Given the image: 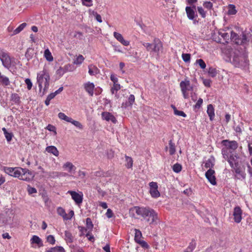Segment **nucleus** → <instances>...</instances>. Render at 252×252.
<instances>
[{"instance_id":"nucleus-54","label":"nucleus","mask_w":252,"mask_h":252,"mask_svg":"<svg viewBox=\"0 0 252 252\" xmlns=\"http://www.w3.org/2000/svg\"><path fill=\"white\" fill-rule=\"evenodd\" d=\"M27 190L29 194H32L37 192V190L35 188L31 187L30 185L28 186Z\"/></svg>"},{"instance_id":"nucleus-61","label":"nucleus","mask_w":252,"mask_h":252,"mask_svg":"<svg viewBox=\"0 0 252 252\" xmlns=\"http://www.w3.org/2000/svg\"><path fill=\"white\" fill-rule=\"evenodd\" d=\"M106 217L110 219L113 217V213L110 209H108L106 213Z\"/></svg>"},{"instance_id":"nucleus-2","label":"nucleus","mask_w":252,"mask_h":252,"mask_svg":"<svg viewBox=\"0 0 252 252\" xmlns=\"http://www.w3.org/2000/svg\"><path fill=\"white\" fill-rule=\"evenodd\" d=\"M248 58V53L245 50H235L231 55L232 63L236 67L246 69L249 65Z\"/></svg>"},{"instance_id":"nucleus-5","label":"nucleus","mask_w":252,"mask_h":252,"mask_svg":"<svg viewBox=\"0 0 252 252\" xmlns=\"http://www.w3.org/2000/svg\"><path fill=\"white\" fill-rule=\"evenodd\" d=\"M17 177L20 180L26 181L32 180L34 176L32 172L28 169L19 167Z\"/></svg>"},{"instance_id":"nucleus-9","label":"nucleus","mask_w":252,"mask_h":252,"mask_svg":"<svg viewBox=\"0 0 252 252\" xmlns=\"http://www.w3.org/2000/svg\"><path fill=\"white\" fill-rule=\"evenodd\" d=\"M221 144L223 146L225 147L233 152H234L235 150L237 149L238 147V143L234 140L229 141V140H223L221 141Z\"/></svg>"},{"instance_id":"nucleus-34","label":"nucleus","mask_w":252,"mask_h":252,"mask_svg":"<svg viewBox=\"0 0 252 252\" xmlns=\"http://www.w3.org/2000/svg\"><path fill=\"white\" fill-rule=\"evenodd\" d=\"M44 57H45L46 59L49 62H51L53 61V57L51 54V53L48 49H47L44 51Z\"/></svg>"},{"instance_id":"nucleus-6","label":"nucleus","mask_w":252,"mask_h":252,"mask_svg":"<svg viewBox=\"0 0 252 252\" xmlns=\"http://www.w3.org/2000/svg\"><path fill=\"white\" fill-rule=\"evenodd\" d=\"M0 60L5 68L9 69L11 66L12 58L8 53L2 49H0Z\"/></svg>"},{"instance_id":"nucleus-59","label":"nucleus","mask_w":252,"mask_h":252,"mask_svg":"<svg viewBox=\"0 0 252 252\" xmlns=\"http://www.w3.org/2000/svg\"><path fill=\"white\" fill-rule=\"evenodd\" d=\"M203 103V99L200 98L194 105L195 108L199 109Z\"/></svg>"},{"instance_id":"nucleus-58","label":"nucleus","mask_w":252,"mask_h":252,"mask_svg":"<svg viewBox=\"0 0 252 252\" xmlns=\"http://www.w3.org/2000/svg\"><path fill=\"white\" fill-rule=\"evenodd\" d=\"M219 34L226 41L229 39V35L227 32H219Z\"/></svg>"},{"instance_id":"nucleus-36","label":"nucleus","mask_w":252,"mask_h":252,"mask_svg":"<svg viewBox=\"0 0 252 252\" xmlns=\"http://www.w3.org/2000/svg\"><path fill=\"white\" fill-rule=\"evenodd\" d=\"M85 58L82 55H79L73 61V63L76 65H80L84 62Z\"/></svg>"},{"instance_id":"nucleus-37","label":"nucleus","mask_w":252,"mask_h":252,"mask_svg":"<svg viewBox=\"0 0 252 252\" xmlns=\"http://www.w3.org/2000/svg\"><path fill=\"white\" fill-rule=\"evenodd\" d=\"M125 158H126V166L127 168H130L132 167V165H133V160H132V158L131 157H129L127 156H126Z\"/></svg>"},{"instance_id":"nucleus-26","label":"nucleus","mask_w":252,"mask_h":252,"mask_svg":"<svg viewBox=\"0 0 252 252\" xmlns=\"http://www.w3.org/2000/svg\"><path fill=\"white\" fill-rule=\"evenodd\" d=\"M31 243L36 244L39 247L43 246L41 239L37 236L33 235L31 239Z\"/></svg>"},{"instance_id":"nucleus-31","label":"nucleus","mask_w":252,"mask_h":252,"mask_svg":"<svg viewBox=\"0 0 252 252\" xmlns=\"http://www.w3.org/2000/svg\"><path fill=\"white\" fill-rule=\"evenodd\" d=\"M169 152L170 155H174L176 152L175 144L172 140L169 141Z\"/></svg>"},{"instance_id":"nucleus-35","label":"nucleus","mask_w":252,"mask_h":252,"mask_svg":"<svg viewBox=\"0 0 252 252\" xmlns=\"http://www.w3.org/2000/svg\"><path fill=\"white\" fill-rule=\"evenodd\" d=\"M69 123H71L72 125H73L75 126H76L80 130H82L83 129V126L79 121L74 120L71 118V121H70Z\"/></svg>"},{"instance_id":"nucleus-20","label":"nucleus","mask_w":252,"mask_h":252,"mask_svg":"<svg viewBox=\"0 0 252 252\" xmlns=\"http://www.w3.org/2000/svg\"><path fill=\"white\" fill-rule=\"evenodd\" d=\"M207 113L210 120L213 121L215 117V109L212 104H209L207 106Z\"/></svg>"},{"instance_id":"nucleus-4","label":"nucleus","mask_w":252,"mask_h":252,"mask_svg":"<svg viewBox=\"0 0 252 252\" xmlns=\"http://www.w3.org/2000/svg\"><path fill=\"white\" fill-rule=\"evenodd\" d=\"M180 87L184 98L185 99L189 98V94L188 91H193V87L190 85L189 80L186 79L182 81L180 83Z\"/></svg>"},{"instance_id":"nucleus-63","label":"nucleus","mask_w":252,"mask_h":252,"mask_svg":"<svg viewBox=\"0 0 252 252\" xmlns=\"http://www.w3.org/2000/svg\"><path fill=\"white\" fill-rule=\"evenodd\" d=\"M83 33L80 32H76L74 34V37L79 38V39H82L83 38Z\"/></svg>"},{"instance_id":"nucleus-10","label":"nucleus","mask_w":252,"mask_h":252,"mask_svg":"<svg viewBox=\"0 0 252 252\" xmlns=\"http://www.w3.org/2000/svg\"><path fill=\"white\" fill-rule=\"evenodd\" d=\"M57 213L59 215L62 216L64 220H69L73 217L74 215V211L70 210L68 215L66 213L65 210L62 207L57 208Z\"/></svg>"},{"instance_id":"nucleus-28","label":"nucleus","mask_w":252,"mask_h":252,"mask_svg":"<svg viewBox=\"0 0 252 252\" xmlns=\"http://www.w3.org/2000/svg\"><path fill=\"white\" fill-rule=\"evenodd\" d=\"M45 252H65L64 248L61 246H56L46 250Z\"/></svg>"},{"instance_id":"nucleus-14","label":"nucleus","mask_w":252,"mask_h":252,"mask_svg":"<svg viewBox=\"0 0 252 252\" xmlns=\"http://www.w3.org/2000/svg\"><path fill=\"white\" fill-rule=\"evenodd\" d=\"M83 87L86 92L89 95L93 96L94 94V84L90 81L83 84Z\"/></svg>"},{"instance_id":"nucleus-12","label":"nucleus","mask_w":252,"mask_h":252,"mask_svg":"<svg viewBox=\"0 0 252 252\" xmlns=\"http://www.w3.org/2000/svg\"><path fill=\"white\" fill-rule=\"evenodd\" d=\"M215 174V171L211 168L207 170V171L205 173L206 178L208 179L209 182L213 185H215L217 184Z\"/></svg>"},{"instance_id":"nucleus-13","label":"nucleus","mask_w":252,"mask_h":252,"mask_svg":"<svg viewBox=\"0 0 252 252\" xmlns=\"http://www.w3.org/2000/svg\"><path fill=\"white\" fill-rule=\"evenodd\" d=\"M237 155L236 153H233L229 156L228 158H226L225 159L228 162L232 168H235L234 165H235V167H237L238 165V162L237 160Z\"/></svg>"},{"instance_id":"nucleus-29","label":"nucleus","mask_w":252,"mask_h":252,"mask_svg":"<svg viewBox=\"0 0 252 252\" xmlns=\"http://www.w3.org/2000/svg\"><path fill=\"white\" fill-rule=\"evenodd\" d=\"M0 82L3 86H8L10 84L9 78L4 75L0 76Z\"/></svg>"},{"instance_id":"nucleus-51","label":"nucleus","mask_w":252,"mask_h":252,"mask_svg":"<svg viewBox=\"0 0 252 252\" xmlns=\"http://www.w3.org/2000/svg\"><path fill=\"white\" fill-rule=\"evenodd\" d=\"M183 61L186 62H189L190 60V55L189 54L183 53L182 55Z\"/></svg>"},{"instance_id":"nucleus-44","label":"nucleus","mask_w":252,"mask_h":252,"mask_svg":"<svg viewBox=\"0 0 252 252\" xmlns=\"http://www.w3.org/2000/svg\"><path fill=\"white\" fill-rule=\"evenodd\" d=\"M121 86L118 83L114 84L113 86L111 89V92L112 94H115V92H117L120 90Z\"/></svg>"},{"instance_id":"nucleus-60","label":"nucleus","mask_w":252,"mask_h":252,"mask_svg":"<svg viewBox=\"0 0 252 252\" xmlns=\"http://www.w3.org/2000/svg\"><path fill=\"white\" fill-rule=\"evenodd\" d=\"M4 135L8 142H10L13 136L12 133L8 132L7 133H6L5 134H4Z\"/></svg>"},{"instance_id":"nucleus-47","label":"nucleus","mask_w":252,"mask_h":252,"mask_svg":"<svg viewBox=\"0 0 252 252\" xmlns=\"http://www.w3.org/2000/svg\"><path fill=\"white\" fill-rule=\"evenodd\" d=\"M67 72V69H63V67H60L57 70V74L59 75V76H63L65 72Z\"/></svg>"},{"instance_id":"nucleus-49","label":"nucleus","mask_w":252,"mask_h":252,"mask_svg":"<svg viewBox=\"0 0 252 252\" xmlns=\"http://www.w3.org/2000/svg\"><path fill=\"white\" fill-rule=\"evenodd\" d=\"M195 247H196L195 241L194 240H192L191 242L189 243L187 249L189 250L191 252L195 249Z\"/></svg>"},{"instance_id":"nucleus-27","label":"nucleus","mask_w":252,"mask_h":252,"mask_svg":"<svg viewBox=\"0 0 252 252\" xmlns=\"http://www.w3.org/2000/svg\"><path fill=\"white\" fill-rule=\"evenodd\" d=\"M233 153H234V152L231 151L230 150L228 149L224 146H223L221 149V154L222 155L223 158L224 159L228 158L229 156Z\"/></svg>"},{"instance_id":"nucleus-18","label":"nucleus","mask_w":252,"mask_h":252,"mask_svg":"<svg viewBox=\"0 0 252 252\" xmlns=\"http://www.w3.org/2000/svg\"><path fill=\"white\" fill-rule=\"evenodd\" d=\"M19 169V167L15 168L6 167L5 169V172L10 176L17 178L18 174Z\"/></svg>"},{"instance_id":"nucleus-56","label":"nucleus","mask_w":252,"mask_h":252,"mask_svg":"<svg viewBox=\"0 0 252 252\" xmlns=\"http://www.w3.org/2000/svg\"><path fill=\"white\" fill-rule=\"evenodd\" d=\"M25 83L26 84V85H27V88L29 90H30L32 88V82L31 80V79H30L29 78H27L25 79Z\"/></svg>"},{"instance_id":"nucleus-50","label":"nucleus","mask_w":252,"mask_h":252,"mask_svg":"<svg viewBox=\"0 0 252 252\" xmlns=\"http://www.w3.org/2000/svg\"><path fill=\"white\" fill-rule=\"evenodd\" d=\"M214 165V162L211 159H208L205 163V167L206 168H212Z\"/></svg>"},{"instance_id":"nucleus-1","label":"nucleus","mask_w":252,"mask_h":252,"mask_svg":"<svg viewBox=\"0 0 252 252\" xmlns=\"http://www.w3.org/2000/svg\"><path fill=\"white\" fill-rule=\"evenodd\" d=\"M136 214L141 217L149 224L157 223L158 216L156 211L148 207L135 206L133 208Z\"/></svg>"},{"instance_id":"nucleus-30","label":"nucleus","mask_w":252,"mask_h":252,"mask_svg":"<svg viewBox=\"0 0 252 252\" xmlns=\"http://www.w3.org/2000/svg\"><path fill=\"white\" fill-rule=\"evenodd\" d=\"M27 24L26 23H23L21 24L18 28H17L15 30L13 31V33L11 34V35H16L19 33H20L22 31L24 30V29L26 27Z\"/></svg>"},{"instance_id":"nucleus-53","label":"nucleus","mask_w":252,"mask_h":252,"mask_svg":"<svg viewBox=\"0 0 252 252\" xmlns=\"http://www.w3.org/2000/svg\"><path fill=\"white\" fill-rule=\"evenodd\" d=\"M47 241L50 244L54 245L55 243L56 240L53 235H50L47 237Z\"/></svg>"},{"instance_id":"nucleus-3","label":"nucleus","mask_w":252,"mask_h":252,"mask_svg":"<svg viewBox=\"0 0 252 252\" xmlns=\"http://www.w3.org/2000/svg\"><path fill=\"white\" fill-rule=\"evenodd\" d=\"M49 80L50 76L46 69H43L37 74V80L40 90H41L43 86H44V91L48 88Z\"/></svg>"},{"instance_id":"nucleus-16","label":"nucleus","mask_w":252,"mask_h":252,"mask_svg":"<svg viewBox=\"0 0 252 252\" xmlns=\"http://www.w3.org/2000/svg\"><path fill=\"white\" fill-rule=\"evenodd\" d=\"M101 116L103 120H105L107 121H110L114 124H115L117 122V120L115 118V117L109 112H102L101 114Z\"/></svg>"},{"instance_id":"nucleus-55","label":"nucleus","mask_w":252,"mask_h":252,"mask_svg":"<svg viewBox=\"0 0 252 252\" xmlns=\"http://www.w3.org/2000/svg\"><path fill=\"white\" fill-rule=\"evenodd\" d=\"M236 168H235V172L237 174L241 175L243 178H245V174L241 171V169L240 167H236Z\"/></svg>"},{"instance_id":"nucleus-8","label":"nucleus","mask_w":252,"mask_h":252,"mask_svg":"<svg viewBox=\"0 0 252 252\" xmlns=\"http://www.w3.org/2000/svg\"><path fill=\"white\" fill-rule=\"evenodd\" d=\"M150 193L153 198H158L160 196V192L158 190V186L156 182H152L149 183Z\"/></svg>"},{"instance_id":"nucleus-39","label":"nucleus","mask_w":252,"mask_h":252,"mask_svg":"<svg viewBox=\"0 0 252 252\" xmlns=\"http://www.w3.org/2000/svg\"><path fill=\"white\" fill-rule=\"evenodd\" d=\"M58 117L60 119L64 120L67 122L69 123V122L71 121V118L67 116L63 113L60 112L58 114Z\"/></svg>"},{"instance_id":"nucleus-62","label":"nucleus","mask_w":252,"mask_h":252,"mask_svg":"<svg viewBox=\"0 0 252 252\" xmlns=\"http://www.w3.org/2000/svg\"><path fill=\"white\" fill-rule=\"evenodd\" d=\"M203 83L206 87H209L211 85V81L210 79H204L203 80Z\"/></svg>"},{"instance_id":"nucleus-46","label":"nucleus","mask_w":252,"mask_h":252,"mask_svg":"<svg viewBox=\"0 0 252 252\" xmlns=\"http://www.w3.org/2000/svg\"><path fill=\"white\" fill-rule=\"evenodd\" d=\"M142 44L148 51H153V45L152 44L147 42H142Z\"/></svg>"},{"instance_id":"nucleus-11","label":"nucleus","mask_w":252,"mask_h":252,"mask_svg":"<svg viewBox=\"0 0 252 252\" xmlns=\"http://www.w3.org/2000/svg\"><path fill=\"white\" fill-rule=\"evenodd\" d=\"M242 210L239 206H236L234 208L233 216L235 222L239 223L242 220Z\"/></svg>"},{"instance_id":"nucleus-17","label":"nucleus","mask_w":252,"mask_h":252,"mask_svg":"<svg viewBox=\"0 0 252 252\" xmlns=\"http://www.w3.org/2000/svg\"><path fill=\"white\" fill-rule=\"evenodd\" d=\"M162 48V44L158 39H155L153 47V51L158 54Z\"/></svg>"},{"instance_id":"nucleus-32","label":"nucleus","mask_w":252,"mask_h":252,"mask_svg":"<svg viewBox=\"0 0 252 252\" xmlns=\"http://www.w3.org/2000/svg\"><path fill=\"white\" fill-rule=\"evenodd\" d=\"M11 100L12 101H13L16 104H19L21 102L20 97L17 94H16V93L12 94L11 95Z\"/></svg>"},{"instance_id":"nucleus-25","label":"nucleus","mask_w":252,"mask_h":252,"mask_svg":"<svg viewBox=\"0 0 252 252\" xmlns=\"http://www.w3.org/2000/svg\"><path fill=\"white\" fill-rule=\"evenodd\" d=\"M94 227V225L93 224L92 221L90 218H87L86 219V229H87L88 232L86 234V236L88 237L89 236L90 232L92 230V229Z\"/></svg>"},{"instance_id":"nucleus-45","label":"nucleus","mask_w":252,"mask_h":252,"mask_svg":"<svg viewBox=\"0 0 252 252\" xmlns=\"http://www.w3.org/2000/svg\"><path fill=\"white\" fill-rule=\"evenodd\" d=\"M59 174L58 172L52 171L47 173L48 177L53 179L59 178Z\"/></svg>"},{"instance_id":"nucleus-23","label":"nucleus","mask_w":252,"mask_h":252,"mask_svg":"<svg viewBox=\"0 0 252 252\" xmlns=\"http://www.w3.org/2000/svg\"><path fill=\"white\" fill-rule=\"evenodd\" d=\"M89 74L91 76L95 75L99 73V70L96 66L93 64H90L88 66Z\"/></svg>"},{"instance_id":"nucleus-42","label":"nucleus","mask_w":252,"mask_h":252,"mask_svg":"<svg viewBox=\"0 0 252 252\" xmlns=\"http://www.w3.org/2000/svg\"><path fill=\"white\" fill-rule=\"evenodd\" d=\"M182 169V165L179 163H175L172 166V169L175 173H179Z\"/></svg>"},{"instance_id":"nucleus-24","label":"nucleus","mask_w":252,"mask_h":252,"mask_svg":"<svg viewBox=\"0 0 252 252\" xmlns=\"http://www.w3.org/2000/svg\"><path fill=\"white\" fill-rule=\"evenodd\" d=\"M134 101L135 97L134 95L130 94L128 98V101L126 103H123L122 104V107L124 108H126L128 106H131L133 103L134 102Z\"/></svg>"},{"instance_id":"nucleus-19","label":"nucleus","mask_w":252,"mask_h":252,"mask_svg":"<svg viewBox=\"0 0 252 252\" xmlns=\"http://www.w3.org/2000/svg\"><path fill=\"white\" fill-rule=\"evenodd\" d=\"M63 168H67L68 172L74 173L76 170V167L70 162H66L63 165Z\"/></svg>"},{"instance_id":"nucleus-33","label":"nucleus","mask_w":252,"mask_h":252,"mask_svg":"<svg viewBox=\"0 0 252 252\" xmlns=\"http://www.w3.org/2000/svg\"><path fill=\"white\" fill-rule=\"evenodd\" d=\"M64 235L65 237V239L67 242L69 243L73 242V237L70 232L65 231L64 232Z\"/></svg>"},{"instance_id":"nucleus-41","label":"nucleus","mask_w":252,"mask_h":252,"mask_svg":"<svg viewBox=\"0 0 252 252\" xmlns=\"http://www.w3.org/2000/svg\"><path fill=\"white\" fill-rule=\"evenodd\" d=\"M237 12V11L235 9V6L233 4H229L228 6V13L229 15H234Z\"/></svg>"},{"instance_id":"nucleus-21","label":"nucleus","mask_w":252,"mask_h":252,"mask_svg":"<svg viewBox=\"0 0 252 252\" xmlns=\"http://www.w3.org/2000/svg\"><path fill=\"white\" fill-rule=\"evenodd\" d=\"M186 11L187 17L189 20H193L195 17V11L193 8L190 6L186 7Z\"/></svg>"},{"instance_id":"nucleus-38","label":"nucleus","mask_w":252,"mask_h":252,"mask_svg":"<svg viewBox=\"0 0 252 252\" xmlns=\"http://www.w3.org/2000/svg\"><path fill=\"white\" fill-rule=\"evenodd\" d=\"M135 232L134 240L137 243H138L142 240H141L142 233L139 230L136 229H135Z\"/></svg>"},{"instance_id":"nucleus-40","label":"nucleus","mask_w":252,"mask_h":252,"mask_svg":"<svg viewBox=\"0 0 252 252\" xmlns=\"http://www.w3.org/2000/svg\"><path fill=\"white\" fill-rule=\"evenodd\" d=\"M208 72L209 76L213 78L216 77L218 74L217 69L212 67L209 68Z\"/></svg>"},{"instance_id":"nucleus-48","label":"nucleus","mask_w":252,"mask_h":252,"mask_svg":"<svg viewBox=\"0 0 252 252\" xmlns=\"http://www.w3.org/2000/svg\"><path fill=\"white\" fill-rule=\"evenodd\" d=\"M196 63L198 64L199 66L202 69H205L206 65L204 61L202 59H198L196 61Z\"/></svg>"},{"instance_id":"nucleus-15","label":"nucleus","mask_w":252,"mask_h":252,"mask_svg":"<svg viewBox=\"0 0 252 252\" xmlns=\"http://www.w3.org/2000/svg\"><path fill=\"white\" fill-rule=\"evenodd\" d=\"M114 37L124 46H128L129 44V41L125 40L123 35L117 32H115L113 33Z\"/></svg>"},{"instance_id":"nucleus-57","label":"nucleus","mask_w":252,"mask_h":252,"mask_svg":"<svg viewBox=\"0 0 252 252\" xmlns=\"http://www.w3.org/2000/svg\"><path fill=\"white\" fill-rule=\"evenodd\" d=\"M203 6L208 9H211L213 7V3L210 1H205L203 3Z\"/></svg>"},{"instance_id":"nucleus-43","label":"nucleus","mask_w":252,"mask_h":252,"mask_svg":"<svg viewBox=\"0 0 252 252\" xmlns=\"http://www.w3.org/2000/svg\"><path fill=\"white\" fill-rule=\"evenodd\" d=\"M172 106L174 109V113L175 115L180 116L183 117L187 116L186 114L183 111L178 110L174 106L172 105Z\"/></svg>"},{"instance_id":"nucleus-7","label":"nucleus","mask_w":252,"mask_h":252,"mask_svg":"<svg viewBox=\"0 0 252 252\" xmlns=\"http://www.w3.org/2000/svg\"><path fill=\"white\" fill-rule=\"evenodd\" d=\"M67 193L71 196L72 199L76 204L79 205L82 203L83 194L82 192L78 193L75 191L69 190Z\"/></svg>"},{"instance_id":"nucleus-52","label":"nucleus","mask_w":252,"mask_h":252,"mask_svg":"<svg viewBox=\"0 0 252 252\" xmlns=\"http://www.w3.org/2000/svg\"><path fill=\"white\" fill-rule=\"evenodd\" d=\"M197 11L201 17L203 18L206 17V11H204V9L201 6L197 7Z\"/></svg>"},{"instance_id":"nucleus-22","label":"nucleus","mask_w":252,"mask_h":252,"mask_svg":"<svg viewBox=\"0 0 252 252\" xmlns=\"http://www.w3.org/2000/svg\"><path fill=\"white\" fill-rule=\"evenodd\" d=\"M46 151L49 153L52 154L56 157H58L59 155V152L57 148L54 146H49L46 148Z\"/></svg>"},{"instance_id":"nucleus-64","label":"nucleus","mask_w":252,"mask_h":252,"mask_svg":"<svg viewBox=\"0 0 252 252\" xmlns=\"http://www.w3.org/2000/svg\"><path fill=\"white\" fill-rule=\"evenodd\" d=\"M238 38V35L235 32L232 31L231 32V38L232 39L236 40Z\"/></svg>"}]
</instances>
